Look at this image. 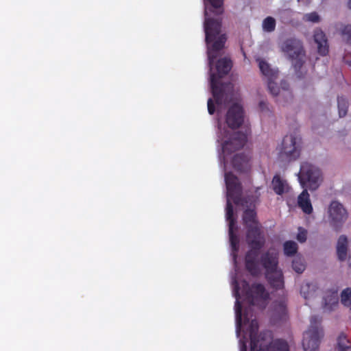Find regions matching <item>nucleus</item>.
<instances>
[{"instance_id": "nucleus-41", "label": "nucleus", "mask_w": 351, "mask_h": 351, "mask_svg": "<svg viewBox=\"0 0 351 351\" xmlns=\"http://www.w3.org/2000/svg\"><path fill=\"white\" fill-rule=\"evenodd\" d=\"M240 343H241L240 351H247L246 342L240 341Z\"/></svg>"}, {"instance_id": "nucleus-7", "label": "nucleus", "mask_w": 351, "mask_h": 351, "mask_svg": "<svg viewBox=\"0 0 351 351\" xmlns=\"http://www.w3.org/2000/svg\"><path fill=\"white\" fill-rule=\"evenodd\" d=\"M298 180L303 189L315 191L323 181L321 169L308 162H303L298 173Z\"/></svg>"}, {"instance_id": "nucleus-28", "label": "nucleus", "mask_w": 351, "mask_h": 351, "mask_svg": "<svg viewBox=\"0 0 351 351\" xmlns=\"http://www.w3.org/2000/svg\"><path fill=\"white\" fill-rule=\"evenodd\" d=\"M317 289V286L314 283H306L303 285L301 287L300 293L303 295V297L307 300L309 299L315 295V291Z\"/></svg>"}, {"instance_id": "nucleus-42", "label": "nucleus", "mask_w": 351, "mask_h": 351, "mask_svg": "<svg viewBox=\"0 0 351 351\" xmlns=\"http://www.w3.org/2000/svg\"><path fill=\"white\" fill-rule=\"evenodd\" d=\"M243 319H244V322H245V321L247 322H249V318L247 317V314L245 312L244 315H243Z\"/></svg>"}, {"instance_id": "nucleus-38", "label": "nucleus", "mask_w": 351, "mask_h": 351, "mask_svg": "<svg viewBox=\"0 0 351 351\" xmlns=\"http://www.w3.org/2000/svg\"><path fill=\"white\" fill-rule=\"evenodd\" d=\"M306 235H307L306 230L300 228L299 232L297 235L298 241H300V243L305 242L306 240Z\"/></svg>"}, {"instance_id": "nucleus-30", "label": "nucleus", "mask_w": 351, "mask_h": 351, "mask_svg": "<svg viewBox=\"0 0 351 351\" xmlns=\"http://www.w3.org/2000/svg\"><path fill=\"white\" fill-rule=\"evenodd\" d=\"M338 351H351V346L346 336L341 334L337 339Z\"/></svg>"}, {"instance_id": "nucleus-17", "label": "nucleus", "mask_w": 351, "mask_h": 351, "mask_svg": "<svg viewBox=\"0 0 351 351\" xmlns=\"http://www.w3.org/2000/svg\"><path fill=\"white\" fill-rule=\"evenodd\" d=\"M298 204L304 213L309 215L313 213V206L307 189H304L302 192L299 195L298 197Z\"/></svg>"}, {"instance_id": "nucleus-22", "label": "nucleus", "mask_w": 351, "mask_h": 351, "mask_svg": "<svg viewBox=\"0 0 351 351\" xmlns=\"http://www.w3.org/2000/svg\"><path fill=\"white\" fill-rule=\"evenodd\" d=\"M348 238L345 235H341L337 243V254L338 259L343 261L346 259L348 252Z\"/></svg>"}, {"instance_id": "nucleus-21", "label": "nucleus", "mask_w": 351, "mask_h": 351, "mask_svg": "<svg viewBox=\"0 0 351 351\" xmlns=\"http://www.w3.org/2000/svg\"><path fill=\"white\" fill-rule=\"evenodd\" d=\"M223 1L224 0H205L206 5L205 15H207V10L216 16L222 14L223 12Z\"/></svg>"}, {"instance_id": "nucleus-29", "label": "nucleus", "mask_w": 351, "mask_h": 351, "mask_svg": "<svg viewBox=\"0 0 351 351\" xmlns=\"http://www.w3.org/2000/svg\"><path fill=\"white\" fill-rule=\"evenodd\" d=\"M284 252L287 256H294L298 252V244L293 241H287L285 242Z\"/></svg>"}, {"instance_id": "nucleus-33", "label": "nucleus", "mask_w": 351, "mask_h": 351, "mask_svg": "<svg viewBox=\"0 0 351 351\" xmlns=\"http://www.w3.org/2000/svg\"><path fill=\"white\" fill-rule=\"evenodd\" d=\"M341 302L346 306L351 304V288H346L341 294Z\"/></svg>"}, {"instance_id": "nucleus-25", "label": "nucleus", "mask_w": 351, "mask_h": 351, "mask_svg": "<svg viewBox=\"0 0 351 351\" xmlns=\"http://www.w3.org/2000/svg\"><path fill=\"white\" fill-rule=\"evenodd\" d=\"M271 186L274 191L277 195H282L285 193L287 191V189L288 188V185L287 184V182L284 180H282L280 175L276 174L271 181Z\"/></svg>"}, {"instance_id": "nucleus-14", "label": "nucleus", "mask_w": 351, "mask_h": 351, "mask_svg": "<svg viewBox=\"0 0 351 351\" xmlns=\"http://www.w3.org/2000/svg\"><path fill=\"white\" fill-rule=\"evenodd\" d=\"M260 261L265 269V274L271 273L278 269V258L277 253L267 251L261 255Z\"/></svg>"}, {"instance_id": "nucleus-43", "label": "nucleus", "mask_w": 351, "mask_h": 351, "mask_svg": "<svg viewBox=\"0 0 351 351\" xmlns=\"http://www.w3.org/2000/svg\"><path fill=\"white\" fill-rule=\"evenodd\" d=\"M348 5V8L349 9H351V0H348V5Z\"/></svg>"}, {"instance_id": "nucleus-19", "label": "nucleus", "mask_w": 351, "mask_h": 351, "mask_svg": "<svg viewBox=\"0 0 351 351\" xmlns=\"http://www.w3.org/2000/svg\"><path fill=\"white\" fill-rule=\"evenodd\" d=\"M266 278L273 288L281 289L284 287L283 274L280 270H276L271 273L265 274Z\"/></svg>"}, {"instance_id": "nucleus-32", "label": "nucleus", "mask_w": 351, "mask_h": 351, "mask_svg": "<svg viewBox=\"0 0 351 351\" xmlns=\"http://www.w3.org/2000/svg\"><path fill=\"white\" fill-rule=\"evenodd\" d=\"M276 25L275 19L271 16H267L263 21V29L267 32H272L276 29Z\"/></svg>"}, {"instance_id": "nucleus-4", "label": "nucleus", "mask_w": 351, "mask_h": 351, "mask_svg": "<svg viewBox=\"0 0 351 351\" xmlns=\"http://www.w3.org/2000/svg\"><path fill=\"white\" fill-rule=\"evenodd\" d=\"M232 66L230 58L219 59L216 64L217 74H210V88L213 98L217 105H221L224 101L226 92L232 88L230 83H222L220 78L227 75Z\"/></svg>"}, {"instance_id": "nucleus-35", "label": "nucleus", "mask_w": 351, "mask_h": 351, "mask_svg": "<svg viewBox=\"0 0 351 351\" xmlns=\"http://www.w3.org/2000/svg\"><path fill=\"white\" fill-rule=\"evenodd\" d=\"M292 267L295 271L302 274L305 269V265L300 258H295L292 262Z\"/></svg>"}, {"instance_id": "nucleus-3", "label": "nucleus", "mask_w": 351, "mask_h": 351, "mask_svg": "<svg viewBox=\"0 0 351 351\" xmlns=\"http://www.w3.org/2000/svg\"><path fill=\"white\" fill-rule=\"evenodd\" d=\"M258 323L256 319H252L250 323L248 331L250 351H289L288 343L282 339H276L268 345L265 344L266 337L270 338V332H264L258 335Z\"/></svg>"}, {"instance_id": "nucleus-1", "label": "nucleus", "mask_w": 351, "mask_h": 351, "mask_svg": "<svg viewBox=\"0 0 351 351\" xmlns=\"http://www.w3.org/2000/svg\"><path fill=\"white\" fill-rule=\"evenodd\" d=\"M221 21L206 17L204 21L205 41L209 64L212 66L222 50L227 40L225 34H221Z\"/></svg>"}, {"instance_id": "nucleus-2", "label": "nucleus", "mask_w": 351, "mask_h": 351, "mask_svg": "<svg viewBox=\"0 0 351 351\" xmlns=\"http://www.w3.org/2000/svg\"><path fill=\"white\" fill-rule=\"evenodd\" d=\"M246 239L250 250L245 254V269L252 276H258L261 274L258 256L260 250L265 244V238L257 228H251L246 233Z\"/></svg>"}, {"instance_id": "nucleus-44", "label": "nucleus", "mask_w": 351, "mask_h": 351, "mask_svg": "<svg viewBox=\"0 0 351 351\" xmlns=\"http://www.w3.org/2000/svg\"><path fill=\"white\" fill-rule=\"evenodd\" d=\"M346 63H347L348 64H349L350 66H351V62L346 61Z\"/></svg>"}, {"instance_id": "nucleus-37", "label": "nucleus", "mask_w": 351, "mask_h": 351, "mask_svg": "<svg viewBox=\"0 0 351 351\" xmlns=\"http://www.w3.org/2000/svg\"><path fill=\"white\" fill-rule=\"evenodd\" d=\"M304 19L307 21L317 23L319 21L320 18L317 12H313L305 14Z\"/></svg>"}, {"instance_id": "nucleus-31", "label": "nucleus", "mask_w": 351, "mask_h": 351, "mask_svg": "<svg viewBox=\"0 0 351 351\" xmlns=\"http://www.w3.org/2000/svg\"><path fill=\"white\" fill-rule=\"evenodd\" d=\"M337 105L339 117H343L346 116L348 108V102L346 98L343 96L338 97Z\"/></svg>"}, {"instance_id": "nucleus-10", "label": "nucleus", "mask_w": 351, "mask_h": 351, "mask_svg": "<svg viewBox=\"0 0 351 351\" xmlns=\"http://www.w3.org/2000/svg\"><path fill=\"white\" fill-rule=\"evenodd\" d=\"M301 138L293 134L286 135L282 141L279 157L282 160L293 161L297 160L300 156Z\"/></svg>"}, {"instance_id": "nucleus-15", "label": "nucleus", "mask_w": 351, "mask_h": 351, "mask_svg": "<svg viewBox=\"0 0 351 351\" xmlns=\"http://www.w3.org/2000/svg\"><path fill=\"white\" fill-rule=\"evenodd\" d=\"M314 41L317 45V51L322 56L328 53V40L324 32L320 29H316L314 32Z\"/></svg>"}, {"instance_id": "nucleus-40", "label": "nucleus", "mask_w": 351, "mask_h": 351, "mask_svg": "<svg viewBox=\"0 0 351 351\" xmlns=\"http://www.w3.org/2000/svg\"><path fill=\"white\" fill-rule=\"evenodd\" d=\"M259 108L261 110V111H265L266 110H268L267 104L264 101H261L259 102Z\"/></svg>"}, {"instance_id": "nucleus-9", "label": "nucleus", "mask_w": 351, "mask_h": 351, "mask_svg": "<svg viewBox=\"0 0 351 351\" xmlns=\"http://www.w3.org/2000/svg\"><path fill=\"white\" fill-rule=\"evenodd\" d=\"M322 319L317 315L312 316L310 326L304 333L302 346L304 351H318L323 330L320 327Z\"/></svg>"}, {"instance_id": "nucleus-39", "label": "nucleus", "mask_w": 351, "mask_h": 351, "mask_svg": "<svg viewBox=\"0 0 351 351\" xmlns=\"http://www.w3.org/2000/svg\"><path fill=\"white\" fill-rule=\"evenodd\" d=\"M207 105L208 113L210 114H213L215 112V107L213 101L211 98L208 99Z\"/></svg>"}, {"instance_id": "nucleus-23", "label": "nucleus", "mask_w": 351, "mask_h": 351, "mask_svg": "<svg viewBox=\"0 0 351 351\" xmlns=\"http://www.w3.org/2000/svg\"><path fill=\"white\" fill-rule=\"evenodd\" d=\"M259 69L262 74L267 79H276L278 77V71L271 68L270 65L264 60L258 58Z\"/></svg>"}, {"instance_id": "nucleus-8", "label": "nucleus", "mask_w": 351, "mask_h": 351, "mask_svg": "<svg viewBox=\"0 0 351 351\" xmlns=\"http://www.w3.org/2000/svg\"><path fill=\"white\" fill-rule=\"evenodd\" d=\"M242 293L245 300L252 306L265 307L269 295L265 286L261 283H253L250 285L248 282H241Z\"/></svg>"}, {"instance_id": "nucleus-11", "label": "nucleus", "mask_w": 351, "mask_h": 351, "mask_svg": "<svg viewBox=\"0 0 351 351\" xmlns=\"http://www.w3.org/2000/svg\"><path fill=\"white\" fill-rule=\"evenodd\" d=\"M330 223L335 231H339L348 217V213L343 205L338 201H332L328 207Z\"/></svg>"}, {"instance_id": "nucleus-16", "label": "nucleus", "mask_w": 351, "mask_h": 351, "mask_svg": "<svg viewBox=\"0 0 351 351\" xmlns=\"http://www.w3.org/2000/svg\"><path fill=\"white\" fill-rule=\"evenodd\" d=\"M239 290H240L239 284L235 280L234 281L233 293H234V297L236 298L235 316H236L237 332H239V330H240L241 326L242 324V304L239 302V298H240Z\"/></svg>"}, {"instance_id": "nucleus-5", "label": "nucleus", "mask_w": 351, "mask_h": 351, "mask_svg": "<svg viewBox=\"0 0 351 351\" xmlns=\"http://www.w3.org/2000/svg\"><path fill=\"white\" fill-rule=\"evenodd\" d=\"M225 182L227 189L226 220L228 221L229 227H235L236 219L234 217L233 206L230 200H232L236 205H243L242 186L239 178L232 172L225 173Z\"/></svg>"}, {"instance_id": "nucleus-13", "label": "nucleus", "mask_w": 351, "mask_h": 351, "mask_svg": "<svg viewBox=\"0 0 351 351\" xmlns=\"http://www.w3.org/2000/svg\"><path fill=\"white\" fill-rule=\"evenodd\" d=\"M244 121V111L243 107L238 104L232 105L226 113V122L229 128L236 129L239 128Z\"/></svg>"}, {"instance_id": "nucleus-18", "label": "nucleus", "mask_w": 351, "mask_h": 351, "mask_svg": "<svg viewBox=\"0 0 351 351\" xmlns=\"http://www.w3.org/2000/svg\"><path fill=\"white\" fill-rule=\"evenodd\" d=\"M243 223L247 228V232L252 228H257L260 232L261 231V226L256 220V213L252 209H246L243 215Z\"/></svg>"}, {"instance_id": "nucleus-34", "label": "nucleus", "mask_w": 351, "mask_h": 351, "mask_svg": "<svg viewBox=\"0 0 351 351\" xmlns=\"http://www.w3.org/2000/svg\"><path fill=\"white\" fill-rule=\"evenodd\" d=\"M267 87L270 93L274 96H277L279 94L280 88L274 82L276 79H267Z\"/></svg>"}, {"instance_id": "nucleus-24", "label": "nucleus", "mask_w": 351, "mask_h": 351, "mask_svg": "<svg viewBox=\"0 0 351 351\" xmlns=\"http://www.w3.org/2000/svg\"><path fill=\"white\" fill-rule=\"evenodd\" d=\"M274 317L280 321L285 320L287 317V303L285 300L276 301L274 303Z\"/></svg>"}, {"instance_id": "nucleus-12", "label": "nucleus", "mask_w": 351, "mask_h": 351, "mask_svg": "<svg viewBox=\"0 0 351 351\" xmlns=\"http://www.w3.org/2000/svg\"><path fill=\"white\" fill-rule=\"evenodd\" d=\"M248 132H235L230 138L222 143V152L229 155L232 152L241 149L247 142Z\"/></svg>"}, {"instance_id": "nucleus-26", "label": "nucleus", "mask_w": 351, "mask_h": 351, "mask_svg": "<svg viewBox=\"0 0 351 351\" xmlns=\"http://www.w3.org/2000/svg\"><path fill=\"white\" fill-rule=\"evenodd\" d=\"M235 227H229L228 233L230 237V243L232 247V250L234 254V256H237V253L239 249V239L235 233Z\"/></svg>"}, {"instance_id": "nucleus-20", "label": "nucleus", "mask_w": 351, "mask_h": 351, "mask_svg": "<svg viewBox=\"0 0 351 351\" xmlns=\"http://www.w3.org/2000/svg\"><path fill=\"white\" fill-rule=\"evenodd\" d=\"M233 168L237 171H245L249 167V157L245 154H237L232 159Z\"/></svg>"}, {"instance_id": "nucleus-36", "label": "nucleus", "mask_w": 351, "mask_h": 351, "mask_svg": "<svg viewBox=\"0 0 351 351\" xmlns=\"http://www.w3.org/2000/svg\"><path fill=\"white\" fill-rule=\"evenodd\" d=\"M341 34L346 43L351 45V25H345L341 30Z\"/></svg>"}, {"instance_id": "nucleus-6", "label": "nucleus", "mask_w": 351, "mask_h": 351, "mask_svg": "<svg viewBox=\"0 0 351 351\" xmlns=\"http://www.w3.org/2000/svg\"><path fill=\"white\" fill-rule=\"evenodd\" d=\"M280 51L291 62L298 77H303L300 69L306 62V51L301 40L290 37L284 40L279 45Z\"/></svg>"}, {"instance_id": "nucleus-27", "label": "nucleus", "mask_w": 351, "mask_h": 351, "mask_svg": "<svg viewBox=\"0 0 351 351\" xmlns=\"http://www.w3.org/2000/svg\"><path fill=\"white\" fill-rule=\"evenodd\" d=\"M324 308L328 311H332L333 306L338 304L337 291H333L328 297L324 298Z\"/></svg>"}]
</instances>
